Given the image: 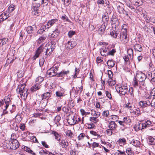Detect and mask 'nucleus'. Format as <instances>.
Returning <instances> with one entry per match:
<instances>
[{
  "instance_id": "1",
  "label": "nucleus",
  "mask_w": 155,
  "mask_h": 155,
  "mask_svg": "<svg viewBox=\"0 0 155 155\" xmlns=\"http://www.w3.org/2000/svg\"><path fill=\"white\" fill-rule=\"evenodd\" d=\"M26 85L25 83V82L23 84H19L18 86V89H19V93L21 97L23 96L24 97V99H26L28 95V89L27 88H25Z\"/></svg>"
},
{
  "instance_id": "2",
  "label": "nucleus",
  "mask_w": 155,
  "mask_h": 155,
  "mask_svg": "<svg viewBox=\"0 0 155 155\" xmlns=\"http://www.w3.org/2000/svg\"><path fill=\"white\" fill-rule=\"evenodd\" d=\"M117 91H118L119 93L122 95H125L126 94L128 91L127 84H124L122 83L121 85L118 87L116 89Z\"/></svg>"
},
{
  "instance_id": "3",
  "label": "nucleus",
  "mask_w": 155,
  "mask_h": 155,
  "mask_svg": "<svg viewBox=\"0 0 155 155\" xmlns=\"http://www.w3.org/2000/svg\"><path fill=\"white\" fill-rule=\"evenodd\" d=\"M120 38L121 41L127 42L128 40V36H127V31L126 28L123 29L120 33Z\"/></svg>"
},
{
  "instance_id": "4",
  "label": "nucleus",
  "mask_w": 155,
  "mask_h": 155,
  "mask_svg": "<svg viewBox=\"0 0 155 155\" xmlns=\"http://www.w3.org/2000/svg\"><path fill=\"white\" fill-rule=\"evenodd\" d=\"M136 79H138L139 82H141V84L143 85L145 81L147 78V76L145 74L142 72H140L137 73L136 76Z\"/></svg>"
},
{
  "instance_id": "5",
  "label": "nucleus",
  "mask_w": 155,
  "mask_h": 155,
  "mask_svg": "<svg viewBox=\"0 0 155 155\" xmlns=\"http://www.w3.org/2000/svg\"><path fill=\"white\" fill-rule=\"evenodd\" d=\"M19 144L18 142L16 139H13L12 140L10 144L9 147H7L8 149L12 150H15L19 147Z\"/></svg>"
},
{
  "instance_id": "6",
  "label": "nucleus",
  "mask_w": 155,
  "mask_h": 155,
  "mask_svg": "<svg viewBox=\"0 0 155 155\" xmlns=\"http://www.w3.org/2000/svg\"><path fill=\"white\" fill-rule=\"evenodd\" d=\"M152 123L150 120H147L144 123L140 124L138 127L140 130L143 129L147 127H149L151 126Z\"/></svg>"
},
{
  "instance_id": "7",
  "label": "nucleus",
  "mask_w": 155,
  "mask_h": 155,
  "mask_svg": "<svg viewBox=\"0 0 155 155\" xmlns=\"http://www.w3.org/2000/svg\"><path fill=\"white\" fill-rule=\"evenodd\" d=\"M43 45H41L37 49L36 51V53L33 57L34 60H35L39 55L42 52L43 50L45 49V47H43Z\"/></svg>"
},
{
  "instance_id": "8",
  "label": "nucleus",
  "mask_w": 155,
  "mask_h": 155,
  "mask_svg": "<svg viewBox=\"0 0 155 155\" xmlns=\"http://www.w3.org/2000/svg\"><path fill=\"white\" fill-rule=\"evenodd\" d=\"M59 143H60V145L63 148L65 149H67L69 145L68 141L66 139L61 140Z\"/></svg>"
},
{
  "instance_id": "9",
  "label": "nucleus",
  "mask_w": 155,
  "mask_h": 155,
  "mask_svg": "<svg viewBox=\"0 0 155 155\" xmlns=\"http://www.w3.org/2000/svg\"><path fill=\"white\" fill-rule=\"evenodd\" d=\"M9 12H3L0 15V20L2 21H3L7 19L10 17Z\"/></svg>"
},
{
  "instance_id": "10",
  "label": "nucleus",
  "mask_w": 155,
  "mask_h": 155,
  "mask_svg": "<svg viewBox=\"0 0 155 155\" xmlns=\"http://www.w3.org/2000/svg\"><path fill=\"white\" fill-rule=\"evenodd\" d=\"M130 122V120L127 117H124L123 121H118V123L120 125L122 126L123 127H125L126 124H127L128 123Z\"/></svg>"
},
{
  "instance_id": "11",
  "label": "nucleus",
  "mask_w": 155,
  "mask_h": 155,
  "mask_svg": "<svg viewBox=\"0 0 155 155\" xmlns=\"http://www.w3.org/2000/svg\"><path fill=\"white\" fill-rule=\"evenodd\" d=\"M45 49L46 50L45 57L46 58L47 57V56H49L50 55L54 50L52 49L51 48H50L49 47V48H47V46H45Z\"/></svg>"
},
{
  "instance_id": "12",
  "label": "nucleus",
  "mask_w": 155,
  "mask_h": 155,
  "mask_svg": "<svg viewBox=\"0 0 155 155\" xmlns=\"http://www.w3.org/2000/svg\"><path fill=\"white\" fill-rule=\"evenodd\" d=\"M139 105L142 108L146 107L148 105H150L151 103L149 101H140L139 102Z\"/></svg>"
},
{
  "instance_id": "13",
  "label": "nucleus",
  "mask_w": 155,
  "mask_h": 155,
  "mask_svg": "<svg viewBox=\"0 0 155 155\" xmlns=\"http://www.w3.org/2000/svg\"><path fill=\"white\" fill-rule=\"evenodd\" d=\"M54 67L52 68L48 71L47 74L50 76L53 77L57 76L58 73H57L55 71Z\"/></svg>"
},
{
  "instance_id": "14",
  "label": "nucleus",
  "mask_w": 155,
  "mask_h": 155,
  "mask_svg": "<svg viewBox=\"0 0 155 155\" xmlns=\"http://www.w3.org/2000/svg\"><path fill=\"white\" fill-rule=\"evenodd\" d=\"M108 127L109 128L114 131L117 129V125L114 121H111L110 122Z\"/></svg>"
},
{
  "instance_id": "15",
  "label": "nucleus",
  "mask_w": 155,
  "mask_h": 155,
  "mask_svg": "<svg viewBox=\"0 0 155 155\" xmlns=\"http://www.w3.org/2000/svg\"><path fill=\"white\" fill-rule=\"evenodd\" d=\"M11 100V99L9 97V96L6 97L4 99L5 105L4 106L5 107V109H7L8 108L10 104Z\"/></svg>"
},
{
  "instance_id": "16",
  "label": "nucleus",
  "mask_w": 155,
  "mask_h": 155,
  "mask_svg": "<svg viewBox=\"0 0 155 155\" xmlns=\"http://www.w3.org/2000/svg\"><path fill=\"white\" fill-rule=\"evenodd\" d=\"M52 93V92L51 91V92L49 91L44 93L41 95L42 100H43L44 99H46L47 98H48V99L50 97H51Z\"/></svg>"
},
{
  "instance_id": "17",
  "label": "nucleus",
  "mask_w": 155,
  "mask_h": 155,
  "mask_svg": "<svg viewBox=\"0 0 155 155\" xmlns=\"http://www.w3.org/2000/svg\"><path fill=\"white\" fill-rule=\"evenodd\" d=\"M109 19L108 14L107 12H105L104 13V15H103L102 20L104 22L107 24L108 22Z\"/></svg>"
},
{
  "instance_id": "18",
  "label": "nucleus",
  "mask_w": 155,
  "mask_h": 155,
  "mask_svg": "<svg viewBox=\"0 0 155 155\" xmlns=\"http://www.w3.org/2000/svg\"><path fill=\"white\" fill-rule=\"evenodd\" d=\"M69 73L70 71L68 70L67 71H65V70H63L60 72L58 74L57 77H63L65 75H67L69 74Z\"/></svg>"
},
{
  "instance_id": "19",
  "label": "nucleus",
  "mask_w": 155,
  "mask_h": 155,
  "mask_svg": "<svg viewBox=\"0 0 155 155\" xmlns=\"http://www.w3.org/2000/svg\"><path fill=\"white\" fill-rule=\"evenodd\" d=\"M51 134L54 135L55 139H57L58 141H59L61 140V137L57 132L55 131H52L51 132Z\"/></svg>"
},
{
  "instance_id": "20",
  "label": "nucleus",
  "mask_w": 155,
  "mask_h": 155,
  "mask_svg": "<svg viewBox=\"0 0 155 155\" xmlns=\"http://www.w3.org/2000/svg\"><path fill=\"white\" fill-rule=\"evenodd\" d=\"M117 142L121 146L122 144L125 145L126 143V140L124 138L120 137L117 141Z\"/></svg>"
},
{
  "instance_id": "21",
  "label": "nucleus",
  "mask_w": 155,
  "mask_h": 155,
  "mask_svg": "<svg viewBox=\"0 0 155 155\" xmlns=\"http://www.w3.org/2000/svg\"><path fill=\"white\" fill-rule=\"evenodd\" d=\"M130 143L136 147H140V142L139 141L134 139L131 141Z\"/></svg>"
},
{
  "instance_id": "22",
  "label": "nucleus",
  "mask_w": 155,
  "mask_h": 155,
  "mask_svg": "<svg viewBox=\"0 0 155 155\" xmlns=\"http://www.w3.org/2000/svg\"><path fill=\"white\" fill-rule=\"evenodd\" d=\"M134 49L135 51L141 52L142 51L143 49L141 45L139 44H135L134 46Z\"/></svg>"
},
{
  "instance_id": "23",
  "label": "nucleus",
  "mask_w": 155,
  "mask_h": 155,
  "mask_svg": "<svg viewBox=\"0 0 155 155\" xmlns=\"http://www.w3.org/2000/svg\"><path fill=\"white\" fill-rule=\"evenodd\" d=\"M148 143L150 145L155 144V139L152 137H149L147 139Z\"/></svg>"
},
{
  "instance_id": "24",
  "label": "nucleus",
  "mask_w": 155,
  "mask_h": 155,
  "mask_svg": "<svg viewBox=\"0 0 155 155\" xmlns=\"http://www.w3.org/2000/svg\"><path fill=\"white\" fill-rule=\"evenodd\" d=\"M31 8L32 9V14L33 15L38 16L39 15V14L38 12V8H36L35 7H32Z\"/></svg>"
},
{
  "instance_id": "25",
  "label": "nucleus",
  "mask_w": 155,
  "mask_h": 155,
  "mask_svg": "<svg viewBox=\"0 0 155 155\" xmlns=\"http://www.w3.org/2000/svg\"><path fill=\"white\" fill-rule=\"evenodd\" d=\"M118 21V19L116 16L113 15L111 19L110 23L111 25H114L116 24Z\"/></svg>"
},
{
  "instance_id": "26",
  "label": "nucleus",
  "mask_w": 155,
  "mask_h": 155,
  "mask_svg": "<svg viewBox=\"0 0 155 155\" xmlns=\"http://www.w3.org/2000/svg\"><path fill=\"white\" fill-rule=\"evenodd\" d=\"M58 21L57 19H53L48 21L47 25L48 27H50L55 22Z\"/></svg>"
},
{
  "instance_id": "27",
  "label": "nucleus",
  "mask_w": 155,
  "mask_h": 155,
  "mask_svg": "<svg viewBox=\"0 0 155 155\" xmlns=\"http://www.w3.org/2000/svg\"><path fill=\"white\" fill-rule=\"evenodd\" d=\"M62 110L66 114L70 113L71 112V108L68 107H63L62 108Z\"/></svg>"
},
{
  "instance_id": "28",
  "label": "nucleus",
  "mask_w": 155,
  "mask_h": 155,
  "mask_svg": "<svg viewBox=\"0 0 155 155\" xmlns=\"http://www.w3.org/2000/svg\"><path fill=\"white\" fill-rule=\"evenodd\" d=\"M115 61H114L112 60H109L107 62V65L109 67L112 68L115 65Z\"/></svg>"
},
{
  "instance_id": "29",
  "label": "nucleus",
  "mask_w": 155,
  "mask_h": 155,
  "mask_svg": "<svg viewBox=\"0 0 155 155\" xmlns=\"http://www.w3.org/2000/svg\"><path fill=\"white\" fill-rule=\"evenodd\" d=\"M26 31L28 34H31L33 33L34 32V28L31 26H28L26 28Z\"/></svg>"
},
{
  "instance_id": "30",
  "label": "nucleus",
  "mask_w": 155,
  "mask_h": 155,
  "mask_svg": "<svg viewBox=\"0 0 155 155\" xmlns=\"http://www.w3.org/2000/svg\"><path fill=\"white\" fill-rule=\"evenodd\" d=\"M106 28V26L102 24L101 25L98 31L99 33L101 34H103L104 33Z\"/></svg>"
},
{
  "instance_id": "31",
  "label": "nucleus",
  "mask_w": 155,
  "mask_h": 155,
  "mask_svg": "<svg viewBox=\"0 0 155 155\" xmlns=\"http://www.w3.org/2000/svg\"><path fill=\"white\" fill-rule=\"evenodd\" d=\"M107 49H106L105 48H103L102 49H101L100 51V52L102 56H107Z\"/></svg>"
},
{
  "instance_id": "32",
  "label": "nucleus",
  "mask_w": 155,
  "mask_h": 155,
  "mask_svg": "<svg viewBox=\"0 0 155 155\" xmlns=\"http://www.w3.org/2000/svg\"><path fill=\"white\" fill-rule=\"evenodd\" d=\"M127 52L128 55L130 57V58L132 59L133 57V51L132 49L130 48L128 49Z\"/></svg>"
},
{
  "instance_id": "33",
  "label": "nucleus",
  "mask_w": 155,
  "mask_h": 155,
  "mask_svg": "<svg viewBox=\"0 0 155 155\" xmlns=\"http://www.w3.org/2000/svg\"><path fill=\"white\" fill-rule=\"evenodd\" d=\"M144 111L147 113L151 112L153 110L152 107L150 106V105H148L147 107L145 108Z\"/></svg>"
},
{
  "instance_id": "34",
  "label": "nucleus",
  "mask_w": 155,
  "mask_h": 155,
  "mask_svg": "<svg viewBox=\"0 0 155 155\" xmlns=\"http://www.w3.org/2000/svg\"><path fill=\"white\" fill-rule=\"evenodd\" d=\"M43 78L41 76H38L36 79L35 81L36 83L39 84L43 81Z\"/></svg>"
},
{
  "instance_id": "35",
  "label": "nucleus",
  "mask_w": 155,
  "mask_h": 155,
  "mask_svg": "<svg viewBox=\"0 0 155 155\" xmlns=\"http://www.w3.org/2000/svg\"><path fill=\"white\" fill-rule=\"evenodd\" d=\"M1 43L2 46L6 44L7 42H8V39L6 38H3L0 39Z\"/></svg>"
},
{
  "instance_id": "36",
  "label": "nucleus",
  "mask_w": 155,
  "mask_h": 155,
  "mask_svg": "<svg viewBox=\"0 0 155 155\" xmlns=\"http://www.w3.org/2000/svg\"><path fill=\"white\" fill-rule=\"evenodd\" d=\"M46 38V37L45 36H41L38 40L37 42L39 44H41L42 42H44Z\"/></svg>"
},
{
  "instance_id": "37",
  "label": "nucleus",
  "mask_w": 155,
  "mask_h": 155,
  "mask_svg": "<svg viewBox=\"0 0 155 155\" xmlns=\"http://www.w3.org/2000/svg\"><path fill=\"white\" fill-rule=\"evenodd\" d=\"M38 84L36 83V84H35V86H34L32 87H31V91L33 92H34V91H35L37 90H38L39 89H40V87L38 86Z\"/></svg>"
},
{
  "instance_id": "38",
  "label": "nucleus",
  "mask_w": 155,
  "mask_h": 155,
  "mask_svg": "<svg viewBox=\"0 0 155 155\" xmlns=\"http://www.w3.org/2000/svg\"><path fill=\"white\" fill-rule=\"evenodd\" d=\"M67 122L71 125H74L75 124V123H74V121L73 120L72 117L69 118L67 120Z\"/></svg>"
},
{
  "instance_id": "39",
  "label": "nucleus",
  "mask_w": 155,
  "mask_h": 155,
  "mask_svg": "<svg viewBox=\"0 0 155 155\" xmlns=\"http://www.w3.org/2000/svg\"><path fill=\"white\" fill-rule=\"evenodd\" d=\"M126 152L128 155H133L134 154V151L131 150L130 148H127Z\"/></svg>"
},
{
  "instance_id": "40",
  "label": "nucleus",
  "mask_w": 155,
  "mask_h": 155,
  "mask_svg": "<svg viewBox=\"0 0 155 155\" xmlns=\"http://www.w3.org/2000/svg\"><path fill=\"white\" fill-rule=\"evenodd\" d=\"M39 105L41 108L44 109L46 106V104L45 102H44L43 100H42V101L40 102Z\"/></svg>"
},
{
  "instance_id": "41",
  "label": "nucleus",
  "mask_w": 155,
  "mask_h": 155,
  "mask_svg": "<svg viewBox=\"0 0 155 155\" xmlns=\"http://www.w3.org/2000/svg\"><path fill=\"white\" fill-rule=\"evenodd\" d=\"M56 97L61 98L63 96V93L61 92L60 91H57L55 93Z\"/></svg>"
},
{
  "instance_id": "42",
  "label": "nucleus",
  "mask_w": 155,
  "mask_h": 155,
  "mask_svg": "<svg viewBox=\"0 0 155 155\" xmlns=\"http://www.w3.org/2000/svg\"><path fill=\"white\" fill-rule=\"evenodd\" d=\"M66 135L70 137H72L73 136V134L71 130H68L65 132Z\"/></svg>"
},
{
  "instance_id": "43",
  "label": "nucleus",
  "mask_w": 155,
  "mask_h": 155,
  "mask_svg": "<svg viewBox=\"0 0 155 155\" xmlns=\"http://www.w3.org/2000/svg\"><path fill=\"white\" fill-rule=\"evenodd\" d=\"M15 6L13 4L10 5L8 8V12H11L13 11L15 9Z\"/></svg>"
},
{
  "instance_id": "44",
  "label": "nucleus",
  "mask_w": 155,
  "mask_h": 155,
  "mask_svg": "<svg viewBox=\"0 0 155 155\" xmlns=\"http://www.w3.org/2000/svg\"><path fill=\"white\" fill-rule=\"evenodd\" d=\"M110 34L112 37L114 38H116L118 35V33L115 31L113 30L110 31Z\"/></svg>"
},
{
  "instance_id": "45",
  "label": "nucleus",
  "mask_w": 155,
  "mask_h": 155,
  "mask_svg": "<svg viewBox=\"0 0 155 155\" xmlns=\"http://www.w3.org/2000/svg\"><path fill=\"white\" fill-rule=\"evenodd\" d=\"M113 130H112L111 129H110V128L107 129L106 130V133L108 136H111L113 133V132H114Z\"/></svg>"
},
{
  "instance_id": "46",
  "label": "nucleus",
  "mask_w": 155,
  "mask_h": 155,
  "mask_svg": "<svg viewBox=\"0 0 155 155\" xmlns=\"http://www.w3.org/2000/svg\"><path fill=\"white\" fill-rule=\"evenodd\" d=\"M116 52L115 49H112L111 50L107 53V55L113 56L114 54Z\"/></svg>"
},
{
  "instance_id": "47",
  "label": "nucleus",
  "mask_w": 155,
  "mask_h": 155,
  "mask_svg": "<svg viewBox=\"0 0 155 155\" xmlns=\"http://www.w3.org/2000/svg\"><path fill=\"white\" fill-rule=\"evenodd\" d=\"M134 3V5L137 6H140L142 4L141 0H135Z\"/></svg>"
},
{
  "instance_id": "48",
  "label": "nucleus",
  "mask_w": 155,
  "mask_h": 155,
  "mask_svg": "<svg viewBox=\"0 0 155 155\" xmlns=\"http://www.w3.org/2000/svg\"><path fill=\"white\" fill-rule=\"evenodd\" d=\"M134 112V114L137 116H139L141 114L140 110L139 108L135 109Z\"/></svg>"
},
{
  "instance_id": "49",
  "label": "nucleus",
  "mask_w": 155,
  "mask_h": 155,
  "mask_svg": "<svg viewBox=\"0 0 155 155\" xmlns=\"http://www.w3.org/2000/svg\"><path fill=\"white\" fill-rule=\"evenodd\" d=\"M107 72L109 78L112 80V78L113 76V72L111 70H108Z\"/></svg>"
},
{
  "instance_id": "50",
  "label": "nucleus",
  "mask_w": 155,
  "mask_h": 155,
  "mask_svg": "<svg viewBox=\"0 0 155 155\" xmlns=\"http://www.w3.org/2000/svg\"><path fill=\"white\" fill-rule=\"evenodd\" d=\"M15 59H14V58H9L7 60L6 64H10L13 63Z\"/></svg>"
},
{
  "instance_id": "51",
  "label": "nucleus",
  "mask_w": 155,
  "mask_h": 155,
  "mask_svg": "<svg viewBox=\"0 0 155 155\" xmlns=\"http://www.w3.org/2000/svg\"><path fill=\"white\" fill-rule=\"evenodd\" d=\"M129 56L128 55H125L123 58L125 62H126L127 64L129 63L130 58L129 57Z\"/></svg>"
},
{
  "instance_id": "52",
  "label": "nucleus",
  "mask_w": 155,
  "mask_h": 155,
  "mask_svg": "<svg viewBox=\"0 0 155 155\" xmlns=\"http://www.w3.org/2000/svg\"><path fill=\"white\" fill-rule=\"evenodd\" d=\"M75 34V31H70L68 32V35L69 38H71Z\"/></svg>"
},
{
  "instance_id": "53",
  "label": "nucleus",
  "mask_w": 155,
  "mask_h": 155,
  "mask_svg": "<svg viewBox=\"0 0 155 155\" xmlns=\"http://www.w3.org/2000/svg\"><path fill=\"white\" fill-rule=\"evenodd\" d=\"M17 76L18 78H20L23 76V74L21 71H18L17 72Z\"/></svg>"
},
{
  "instance_id": "54",
  "label": "nucleus",
  "mask_w": 155,
  "mask_h": 155,
  "mask_svg": "<svg viewBox=\"0 0 155 155\" xmlns=\"http://www.w3.org/2000/svg\"><path fill=\"white\" fill-rule=\"evenodd\" d=\"M117 8L118 12L120 14V13H121V12H122V11H123L124 10V9L122 7L120 6V5H118L117 6Z\"/></svg>"
},
{
  "instance_id": "55",
  "label": "nucleus",
  "mask_w": 155,
  "mask_h": 155,
  "mask_svg": "<svg viewBox=\"0 0 155 155\" xmlns=\"http://www.w3.org/2000/svg\"><path fill=\"white\" fill-rule=\"evenodd\" d=\"M85 136V134L84 133H81L78 136V140H80L83 139L84 137Z\"/></svg>"
},
{
  "instance_id": "56",
  "label": "nucleus",
  "mask_w": 155,
  "mask_h": 155,
  "mask_svg": "<svg viewBox=\"0 0 155 155\" xmlns=\"http://www.w3.org/2000/svg\"><path fill=\"white\" fill-rule=\"evenodd\" d=\"M61 117L60 116L57 115L55 117L54 120L55 123L59 122L61 119Z\"/></svg>"
},
{
  "instance_id": "57",
  "label": "nucleus",
  "mask_w": 155,
  "mask_h": 155,
  "mask_svg": "<svg viewBox=\"0 0 155 155\" xmlns=\"http://www.w3.org/2000/svg\"><path fill=\"white\" fill-rule=\"evenodd\" d=\"M97 117H90V120L91 121H93V122L94 123H96L98 121V119H97Z\"/></svg>"
},
{
  "instance_id": "58",
  "label": "nucleus",
  "mask_w": 155,
  "mask_h": 155,
  "mask_svg": "<svg viewBox=\"0 0 155 155\" xmlns=\"http://www.w3.org/2000/svg\"><path fill=\"white\" fill-rule=\"evenodd\" d=\"M43 150V152H44V154H47L48 155H54V154L50 152L49 151L47 150Z\"/></svg>"
},
{
  "instance_id": "59",
  "label": "nucleus",
  "mask_w": 155,
  "mask_h": 155,
  "mask_svg": "<svg viewBox=\"0 0 155 155\" xmlns=\"http://www.w3.org/2000/svg\"><path fill=\"white\" fill-rule=\"evenodd\" d=\"M134 89L132 87H130V88L129 89L128 91L130 93V95L131 96L134 97V93H133Z\"/></svg>"
},
{
  "instance_id": "60",
  "label": "nucleus",
  "mask_w": 155,
  "mask_h": 155,
  "mask_svg": "<svg viewBox=\"0 0 155 155\" xmlns=\"http://www.w3.org/2000/svg\"><path fill=\"white\" fill-rule=\"evenodd\" d=\"M41 143L43 147L45 148H47L49 147V146L47 144L45 141H41Z\"/></svg>"
},
{
  "instance_id": "61",
  "label": "nucleus",
  "mask_w": 155,
  "mask_h": 155,
  "mask_svg": "<svg viewBox=\"0 0 155 155\" xmlns=\"http://www.w3.org/2000/svg\"><path fill=\"white\" fill-rule=\"evenodd\" d=\"M41 5L40 4V3H33L32 4V7H35L38 8L39 7H40Z\"/></svg>"
},
{
  "instance_id": "62",
  "label": "nucleus",
  "mask_w": 155,
  "mask_h": 155,
  "mask_svg": "<svg viewBox=\"0 0 155 155\" xmlns=\"http://www.w3.org/2000/svg\"><path fill=\"white\" fill-rule=\"evenodd\" d=\"M90 133L91 134H92L93 135H94L95 136H96L97 135L98 138H99L100 137V135L98 134H97V132L95 131H90Z\"/></svg>"
},
{
  "instance_id": "63",
  "label": "nucleus",
  "mask_w": 155,
  "mask_h": 155,
  "mask_svg": "<svg viewBox=\"0 0 155 155\" xmlns=\"http://www.w3.org/2000/svg\"><path fill=\"white\" fill-rule=\"evenodd\" d=\"M106 96H107L109 99H112V97L111 94L109 93L108 91H106L105 92Z\"/></svg>"
},
{
  "instance_id": "64",
  "label": "nucleus",
  "mask_w": 155,
  "mask_h": 155,
  "mask_svg": "<svg viewBox=\"0 0 155 155\" xmlns=\"http://www.w3.org/2000/svg\"><path fill=\"white\" fill-rule=\"evenodd\" d=\"M61 19L64 21H68L69 19L65 15L64 16H62L61 17Z\"/></svg>"
}]
</instances>
